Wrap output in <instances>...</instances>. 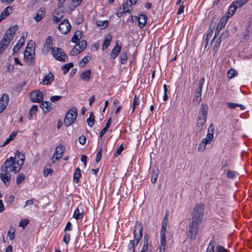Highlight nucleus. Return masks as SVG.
<instances>
[{
    "instance_id": "obj_1",
    "label": "nucleus",
    "mask_w": 252,
    "mask_h": 252,
    "mask_svg": "<svg viewBox=\"0 0 252 252\" xmlns=\"http://www.w3.org/2000/svg\"><path fill=\"white\" fill-rule=\"evenodd\" d=\"M25 160V156L22 155L20 159L18 156V159H17V156L15 158L10 157L7 158L0 168V171L13 172L15 174L18 173L23 165Z\"/></svg>"
},
{
    "instance_id": "obj_2",
    "label": "nucleus",
    "mask_w": 252,
    "mask_h": 252,
    "mask_svg": "<svg viewBox=\"0 0 252 252\" xmlns=\"http://www.w3.org/2000/svg\"><path fill=\"white\" fill-rule=\"evenodd\" d=\"M208 108L206 104L202 103L201 105L196 118L195 129L197 133L201 131L203 129L207 119Z\"/></svg>"
},
{
    "instance_id": "obj_3",
    "label": "nucleus",
    "mask_w": 252,
    "mask_h": 252,
    "mask_svg": "<svg viewBox=\"0 0 252 252\" xmlns=\"http://www.w3.org/2000/svg\"><path fill=\"white\" fill-rule=\"evenodd\" d=\"M18 29V26L15 25L10 27L6 31L3 38L0 42V54L8 47L10 41L15 35L16 31Z\"/></svg>"
},
{
    "instance_id": "obj_4",
    "label": "nucleus",
    "mask_w": 252,
    "mask_h": 252,
    "mask_svg": "<svg viewBox=\"0 0 252 252\" xmlns=\"http://www.w3.org/2000/svg\"><path fill=\"white\" fill-rule=\"evenodd\" d=\"M214 126L212 124L208 129L206 137L202 139L199 143L197 150L199 152H203L206 149L207 144H210L214 140Z\"/></svg>"
},
{
    "instance_id": "obj_5",
    "label": "nucleus",
    "mask_w": 252,
    "mask_h": 252,
    "mask_svg": "<svg viewBox=\"0 0 252 252\" xmlns=\"http://www.w3.org/2000/svg\"><path fill=\"white\" fill-rule=\"evenodd\" d=\"M204 204L202 203H197L193 208L191 215V220L202 222L204 216Z\"/></svg>"
},
{
    "instance_id": "obj_6",
    "label": "nucleus",
    "mask_w": 252,
    "mask_h": 252,
    "mask_svg": "<svg viewBox=\"0 0 252 252\" xmlns=\"http://www.w3.org/2000/svg\"><path fill=\"white\" fill-rule=\"evenodd\" d=\"M202 222L191 220L189 224L188 238L191 240H194L198 234L199 226Z\"/></svg>"
},
{
    "instance_id": "obj_7",
    "label": "nucleus",
    "mask_w": 252,
    "mask_h": 252,
    "mask_svg": "<svg viewBox=\"0 0 252 252\" xmlns=\"http://www.w3.org/2000/svg\"><path fill=\"white\" fill-rule=\"evenodd\" d=\"M77 109L76 107H72L66 114L64 124L66 126H70L76 119L77 117Z\"/></svg>"
},
{
    "instance_id": "obj_8",
    "label": "nucleus",
    "mask_w": 252,
    "mask_h": 252,
    "mask_svg": "<svg viewBox=\"0 0 252 252\" xmlns=\"http://www.w3.org/2000/svg\"><path fill=\"white\" fill-rule=\"evenodd\" d=\"M52 54L54 58L61 62L68 61V57L63 50L60 48L53 47L52 49Z\"/></svg>"
},
{
    "instance_id": "obj_9",
    "label": "nucleus",
    "mask_w": 252,
    "mask_h": 252,
    "mask_svg": "<svg viewBox=\"0 0 252 252\" xmlns=\"http://www.w3.org/2000/svg\"><path fill=\"white\" fill-rule=\"evenodd\" d=\"M143 230V227L142 223L137 221L135 223V229L134 231V236L136 241V245H138L142 237Z\"/></svg>"
},
{
    "instance_id": "obj_10",
    "label": "nucleus",
    "mask_w": 252,
    "mask_h": 252,
    "mask_svg": "<svg viewBox=\"0 0 252 252\" xmlns=\"http://www.w3.org/2000/svg\"><path fill=\"white\" fill-rule=\"evenodd\" d=\"M59 30L62 34H67L70 30L71 25L67 19H64L59 26Z\"/></svg>"
},
{
    "instance_id": "obj_11",
    "label": "nucleus",
    "mask_w": 252,
    "mask_h": 252,
    "mask_svg": "<svg viewBox=\"0 0 252 252\" xmlns=\"http://www.w3.org/2000/svg\"><path fill=\"white\" fill-rule=\"evenodd\" d=\"M227 21V18L222 17L220 19L216 29L214 37L211 41V43H212L215 38L219 35L220 31L225 26Z\"/></svg>"
},
{
    "instance_id": "obj_12",
    "label": "nucleus",
    "mask_w": 252,
    "mask_h": 252,
    "mask_svg": "<svg viewBox=\"0 0 252 252\" xmlns=\"http://www.w3.org/2000/svg\"><path fill=\"white\" fill-rule=\"evenodd\" d=\"M53 44V38L51 36H49L46 39L45 43L42 49V52L44 55L48 54L49 51L50 49L53 48L52 47Z\"/></svg>"
},
{
    "instance_id": "obj_13",
    "label": "nucleus",
    "mask_w": 252,
    "mask_h": 252,
    "mask_svg": "<svg viewBox=\"0 0 252 252\" xmlns=\"http://www.w3.org/2000/svg\"><path fill=\"white\" fill-rule=\"evenodd\" d=\"M31 99L32 102H39L43 99V94L39 90L33 92L30 95Z\"/></svg>"
},
{
    "instance_id": "obj_14",
    "label": "nucleus",
    "mask_w": 252,
    "mask_h": 252,
    "mask_svg": "<svg viewBox=\"0 0 252 252\" xmlns=\"http://www.w3.org/2000/svg\"><path fill=\"white\" fill-rule=\"evenodd\" d=\"M9 102L8 94H4L0 98V113H2L6 107Z\"/></svg>"
},
{
    "instance_id": "obj_15",
    "label": "nucleus",
    "mask_w": 252,
    "mask_h": 252,
    "mask_svg": "<svg viewBox=\"0 0 252 252\" xmlns=\"http://www.w3.org/2000/svg\"><path fill=\"white\" fill-rule=\"evenodd\" d=\"M0 179L3 182L5 186H7L9 184V182L11 179V175L8 171H1L0 173Z\"/></svg>"
},
{
    "instance_id": "obj_16",
    "label": "nucleus",
    "mask_w": 252,
    "mask_h": 252,
    "mask_svg": "<svg viewBox=\"0 0 252 252\" xmlns=\"http://www.w3.org/2000/svg\"><path fill=\"white\" fill-rule=\"evenodd\" d=\"M64 151V147L63 146H62L61 145L58 146L55 150V152L54 154L53 159L54 158V157L55 156V158L56 159H59L61 158L63 156V152Z\"/></svg>"
},
{
    "instance_id": "obj_17",
    "label": "nucleus",
    "mask_w": 252,
    "mask_h": 252,
    "mask_svg": "<svg viewBox=\"0 0 252 252\" xmlns=\"http://www.w3.org/2000/svg\"><path fill=\"white\" fill-rule=\"evenodd\" d=\"M237 8V7H236V6H235L232 2L230 5L228 11L226 13L225 16L223 17L227 18V20H228L229 18L234 15Z\"/></svg>"
},
{
    "instance_id": "obj_18",
    "label": "nucleus",
    "mask_w": 252,
    "mask_h": 252,
    "mask_svg": "<svg viewBox=\"0 0 252 252\" xmlns=\"http://www.w3.org/2000/svg\"><path fill=\"white\" fill-rule=\"evenodd\" d=\"M144 242L143 246L140 252H151L152 246L148 244V238L147 235H145L144 238Z\"/></svg>"
},
{
    "instance_id": "obj_19",
    "label": "nucleus",
    "mask_w": 252,
    "mask_h": 252,
    "mask_svg": "<svg viewBox=\"0 0 252 252\" xmlns=\"http://www.w3.org/2000/svg\"><path fill=\"white\" fill-rule=\"evenodd\" d=\"M91 70L88 69L81 73L80 75V79L85 81H89L91 78Z\"/></svg>"
},
{
    "instance_id": "obj_20",
    "label": "nucleus",
    "mask_w": 252,
    "mask_h": 252,
    "mask_svg": "<svg viewBox=\"0 0 252 252\" xmlns=\"http://www.w3.org/2000/svg\"><path fill=\"white\" fill-rule=\"evenodd\" d=\"M112 38V35L111 33H108L106 35V36L104 38L102 47L103 50H106L108 48V47L110 45Z\"/></svg>"
},
{
    "instance_id": "obj_21",
    "label": "nucleus",
    "mask_w": 252,
    "mask_h": 252,
    "mask_svg": "<svg viewBox=\"0 0 252 252\" xmlns=\"http://www.w3.org/2000/svg\"><path fill=\"white\" fill-rule=\"evenodd\" d=\"M45 15V8L41 7L37 11L34 19L36 22H39L44 17Z\"/></svg>"
},
{
    "instance_id": "obj_22",
    "label": "nucleus",
    "mask_w": 252,
    "mask_h": 252,
    "mask_svg": "<svg viewBox=\"0 0 252 252\" xmlns=\"http://www.w3.org/2000/svg\"><path fill=\"white\" fill-rule=\"evenodd\" d=\"M34 58V54L26 49L24 52V59L28 62L32 63Z\"/></svg>"
},
{
    "instance_id": "obj_23",
    "label": "nucleus",
    "mask_w": 252,
    "mask_h": 252,
    "mask_svg": "<svg viewBox=\"0 0 252 252\" xmlns=\"http://www.w3.org/2000/svg\"><path fill=\"white\" fill-rule=\"evenodd\" d=\"M25 41V37L24 36H22L20 39V40L18 41V43L14 46L13 49V53H16L21 48V47L23 46L24 42Z\"/></svg>"
},
{
    "instance_id": "obj_24",
    "label": "nucleus",
    "mask_w": 252,
    "mask_h": 252,
    "mask_svg": "<svg viewBox=\"0 0 252 252\" xmlns=\"http://www.w3.org/2000/svg\"><path fill=\"white\" fill-rule=\"evenodd\" d=\"M52 104L49 101H43L40 105V107L44 112L47 113L52 109Z\"/></svg>"
},
{
    "instance_id": "obj_25",
    "label": "nucleus",
    "mask_w": 252,
    "mask_h": 252,
    "mask_svg": "<svg viewBox=\"0 0 252 252\" xmlns=\"http://www.w3.org/2000/svg\"><path fill=\"white\" fill-rule=\"evenodd\" d=\"M122 49V46L119 45L117 43L116 44L115 47L112 49L111 53V57L112 59H115L120 53Z\"/></svg>"
},
{
    "instance_id": "obj_26",
    "label": "nucleus",
    "mask_w": 252,
    "mask_h": 252,
    "mask_svg": "<svg viewBox=\"0 0 252 252\" xmlns=\"http://www.w3.org/2000/svg\"><path fill=\"white\" fill-rule=\"evenodd\" d=\"M147 16L145 14H141L138 18V22L139 27L143 28L147 23Z\"/></svg>"
},
{
    "instance_id": "obj_27",
    "label": "nucleus",
    "mask_w": 252,
    "mask_h": 252,
    "mask_svg": "<svg viewBox=\"0 0 252 252\" xmlns=\"http://www.w3.org/2000/svg\"><path fill=\"white\" fill-rule=\"evenodd\" d=\"M12 8L10 6H7L4 8L1 13L0 16V22L6 18L12 12Z\"/></svg>"
},
{
    "instance_id": "obj_28",
    "label": "nucleus",
    "mask_w": 252,
    "mask_h": 252,
    "mask_svg": "<svg viewBox=\"0 0 252 252\" xmlns=\"http://www.w3.org/2000/svg\"><path fill=\"white\" fill-rule=\"evenodd\" d=\"M54 76L53 74L50 72L48 75H45L42 79V83L44 85H48L51 83L54 80Z\"/></svg>"
},
{
    "instance_id": "obj_29",
    "label": "nucleus",
    "mask_w": 252,
    "mask_h": 252,
    "mask_svg": "<svg viewBox=\"0 0 252 252\" xmlns=\"http://www.w3.org/2000/svg\"><path fill=\"white\" fill-rule=\"evenodd\" d=\"M228 34H229V32L228 31H226L221 34V35L219 38V40H220L219 42H216L215 44V52H217V51L218 50V49L219 48V47L220 46V40L221 39H223V40L225 39L228 36Z\"/></svg>"
},
{
    "instance_id": "obj_30",
    "label": "nucleus",
    "mask_w": 252,
    "mask_h": 252,
    "mask_svg": "<svg viewBox=\"0 0 252 252\" xmlns=\"http://www.w3.org/2000/svg\"><path fill=\"white\" fill-rule=\"evenodd\" d=\"M132 5L134 4L131 2V1L126 0V2L123 4V11L130 13L132 10Z\"/></svg>"
},
{
    "instance_id": "obj_31",
    "label": "nucleus",
    "mask_w": 252,
    "mask_h": 252,
    "mask_svg": "<svg viewBox=\"0 0 252 252\" xmlns=\"http://www.w3.org/2000/svg\"><path fill=\"white\" fill-rule=\"evenodd\" d=\"M63 17V12H60L59 11H56L53 15V20L56 23H59Z\"/></svg>"
},
{
    "instance_id": "obj_32",
    "label": "nucleus",
    "mask_w": 252,
    "mask_h": 252,
    "mask_svg": "<svg viewBox=\"0 0 252 252\" xmlns=\"http://www.w3.org/2000/svg\"><path fill=\"white\" fill-rule=\"evenodd\" d=\"M212 240H214L215 242V248L216 252H228L223 246L217 245V242L214 238H213Z\"/></svg>"
},
{
    "instance_id": "obj_33",
    "label": "nucleus",
    "mask_w": 252,
    "mask_h": 252,
    "mask_svg": "<svg viewBox=\"0 0 252 252\" xmlns=\"http://www.w3.org/2000/svg\"><path fill=\"white\" fill-rule=\"evenodd\" d=\"M84 216V213L83 211H80L79 208L78 207L74 211L73 214V218L76 220H80L82 219Z\"/></svg>"
},
{
    "instance_id": "obj_34",
    "label": "nucleus",
    "mask_w": 252,
    "mask_h": 252,
    "mask_svg": "<svg viewBox=\"0 0 252 252\" xmlns=\"http://www.w3.org/2000/svg\"><path fill=\"white\" fill-rule=\"evenodd\" d=\"M82 36V34L80 31H78L76 32L71 39V41L76 43L78 41H79Z\"/></svg>"
},
{
    "instance_id": "obj_35",
    "label": "nucleus",
    "mask_w": 252,
    "mask_h": 252,
    "mask_svg": "<svg viewBox=\"0 0 252 252\" xmlns=\"http://www.w3.org/2000/svg\"><path fill=\"white\" fill-rule=\"evenodd\" d=\"M81 176V170L79 168H76L74 174L73 181L77 183L79 181Z\"/></svg>"
},
{
    "instance_id": "obj_36",
    "label": "nucleus",
    "mask_w": 252,
    "mask_h": 252,
    "mask_svg": "<svg viewBox=\"0 0 252 252\" xmlns=\"http://www.w3.org/2000/svg\"><path fill=\"white\" fill-rule=\"evenodd\" d=\"M87 46V42L85 40H81L78 42L76 47H78L80 52L83 51Z\"/></svg>"
},
{
    "instance_id": "obj_37",
    "label": "nucleus",
    "mask_w": 252,
    "mask_h": 252,
    "mask_svg": "<svg viewBox=\"0 0 252 252\" xmlns=\"http://www.w3.org/2000/svg\"><path fill=\"white\" fill-rule=\"evenodd\" d=\"M136 245V241L130 240L129 243L128 245L127 249L129 252H135V247Z\"/></svg>"
},
{
    "instance_id": "obj_38",
    "label": "nucleus",
    "mask_w": 252,
    "mask_h": 252,
    "mask_svg": "<svg viewBox=\"0 0 252 252\" xmlns=\"http://www.w3.org/2000/svg\"><path fill=\"white\" fill-rule=\"evenodd\" d=\"M37 108H38V106L36 105H34L31 108L30 111H29V119L30 120L32 119V116L34 115H35L36 112H37Z\"/></svg>"
},
{
    "instance_id": "obj_39",
    "label": "nucleus",
    "mask_w": 252,
    "mask_h": 252,
    "mask_svg": "<svg viewBox=\"0 0 252 252\" xmlns=\"http://www.w3.org/2000/svg\"><path fill=\"white\" fill-rule=\"evenodd\" d=\"M166 243V233L160 232V247L165 248Z\"/></svg>"
},
{
    "instance_id": "obj_40",
    "label": "nucleus",
    "mask_w": 252,
    "mask_h": 252,
    "mask_svg": "<svg viewBox=\"0 0 252 252\" xmlns=\"http://www.w3.org/2000/svg\"><path fill=\"white\" fill-rule=\"evenodd\" d=\"M238 175V173L236 171L229 170L227 172L226 176L229 179H233L235 177L237 176Z\"/></svg>"
},
{
    "instance_id": "obj_41",
    "label": "nucleus",
    "mask_w": 252,
    "mask_h": 252,
    "mask_svg": "<svg viewBox=\"0 0 252 252\" xmlns=\"http://www.w3.org/2000/svg\"><path fill=\"white\" fill-rule=\"evenodd\" d=\"M215 242L211 240L208 246L206 252H215Z\"/></svg>"
},
{
    "instance_id": "obj_42",
    "label": "nucleus",
    "mask_w": 252,
    "mask_h": 252,
    "mask_svg": "<svg viewBox=\"0 0 252 252\" xmlns=\"http://www.w3.org/2000/svg\"><path fill=\"white\" fill-rule=\"evenodd\" d=\"M73 64L72 63H66L64 65H63L62 67V69L63 72L64 74L66 73L70 69L71 67H73Z\"/></svg>"
},
{
    "instance_id": "obj_43",
    "label": "nucleus",
    "mask_w": 252,
    "mask_h": 252,
    "mask_svg": "<svg viewBox=\"0 0 252 252\" xmlns=\"http://www.w3.org/2000/svg\"><path fill=\"white\" fill-rule=\"evenodd\" d=\"M15 230L12 226H10L8 231V236L9 237L10 240H13L15 238Z\"/></svg>"
},
{
    "instance_id": "obj_44",
    "label": "nucleus",
    "mask_w": 252,
    "mask_h": 252,
    "mask_svg": "<svg viewBox=\"0 0 252 252\" xmlns=\"http://www.w3.org/2000/svg\"><path fill=\"white\" fill-rule=\"evenodd\" d=\"M248 1V0H236L233 2V3L238 8L244 5Z\"/></svg>"
},
{
    "instance_id": "obj_45",
    "label": "nucleus",
    "mask_w": 252,
    "mask_h": 252,
    "mask_svg": "<svg viewBox=\"0 0 252 252\" xmlns=\"http://www.w3.org/2000/svg\"><path fill=\"white\" fill-rule=\"evenodd\" d=\"M120 58L121 59V62L122 64H124L126 63L128 60V56L126 52H123L121 54Z\"/></svg>"
},
{
    "instance_id": "obj_46",
    "label": "nucleus",
    "mask_w": 252,
    "mask_h": 252,
    "mask_svg": "<svg viewBox=\"0 0 252 252\" xmlns=\"http://www.w3.org/2000/svg\"><path fill=\"white\" fill-rule=\"evenodd\" d=\"M91 58L89 56H85L79 63V65L80 67H84L86 63L91 60Z\"/></svg>"
},
{
    "instance_id": "obj_47",
    "label": "nucleus",
    "mask_w": 252,
    "mask_h": 252,
    "mask_svg": "<svg viewBox=\"0 0 252 252\" xmlns=\"http://www.w3.org/2000/svg\"><path fill=\"white\" fill-rule=\"evenodd\" d=\"M238 74L237 71L234 69H230L227 72V77L229 79L235 77Z\"/></svg>"
},
{
    "instance_id": "obj_48",
    "label": "nucleus",
    "mask_w": 252,
    "mask_h": 252,
    "mask_svg": "<svg viewBox=\"0 0 252 252\" xmlns=\"http://www.w3.org/2000/svg\"><path fill=\"white\" fill-rule=\"evenodd\" d=\"M26 178V176L23 173H20L17 177L16 183L19 185Z\"/></svg>"
},
{
    "instance_id": "obj_49",
    "label": "nucleus",
    "mask_w": 252,
    "mask_h": 252,
    "mask_svg": "<svg viewBox=\"0 0 252 252\" xmlns=\"http://www.w3.org/2000/svg\"><path fill=\"white\" fill-rule=\"evenodd\" d=\"M139 97L137 96V95H135L133 98V107H132V113L134 111V110L136 108V107L139 105Z\"/></svg>"
},
{
    "instance_id": "obj_50",
    "label": "nucleus",
    "mask_w": 252,
    "mask_h": 252,
    "mask_svg": "<svg viewBox=\"0 0 252 252\" xmlns=\"http://www.w3.org/2000/svg\"><path fill=\"white\" fill-rule=\"evenodd\" d=\"M167 224V219L165 218L163 219V220L162 221V226L160 229V232L166 233V227Z\"/></svg>"
},
{
    "instance_id": "obj_51",
    "label": "nucleus",
    "mask_w": 252,
    "mask_h": 252,
    "mask_svg": "<svg viewBox=\"0 0 252 252\" xmlns=\"http://www.w3.org/2000/svg\"><path fill=\"white\" fill-rule=\"evenodd\" d=\"M96 25L98 27H102L103 28L106 27L108 25V20H104V21H97Z\"/></svg>"
},
{
    "instance_id": "obj_52",
    "label": "nucleus",
    "mask_w": 252,
    "mask_h": 252,
    "mask_svg": "<svg viewBox=\"0 0 252 252\" xmlns=\"http://www.w3.org/2000/svg\"><path fill=\"white\" fill-rule=\"evenodd\" d=\"M124 150V147L123 144H121L120 147L117 149L115 153L114 154V157L117 158L121 155L122 152Z\"/></svg>"
},
{
    "instance_id": "obj_53",
    "label": "nucleus",
    "mask_w": 252,
    "mask_h": 252,
    "mask_svg": "<svg viewBox=\"0 0 252 252\" xmlns=\"http://www.w3.org/2000/svg\"><path fill=\"white\" fill-rule=\"evenodd\" d=\"M70 240V234L68 233H65L64 235L63 241L66 244H68Z\"/></svg>"
},
{
    "instance_id": "obj_54",
    "label": "nucleus",
    "mask_w": 252,
    "mask_h": 252,
    "mask_svg": "<svg viewBox=\"0 0 252 252\" xmlns=\"http://www.w3.org/2000/svg\"><path fill=\"white\" fill-rule=\"evenodd\" d=\"M102 149L101 148H100L98 150V152L96 154V159H95L96 162H98L100 160V159L101 158V157H102Z\"/></svg>"
},
{
    "instance_id": "obj_55",
    "label": "nucleus",
    "mask_w": 252,
    "mask_h": 252,
    "mask_svg": "<svg viewBox=\"0 0 252 252\" xmlns=\"http://www.w3.org/2000/svg\"><path fill=\"white\" fill-rule=\"evenodd\" d=\"M163 90H164V95L163 96V99L164 101H166L168 98V95L167 94V86L166 84L163 85Z\"/></svg>"
},
{
    "instance_id": "obj_56",
    "label": "nucleus",
    "mask_w": 252,
    "mask_h": 252,
    "mask_svg": "<svg viewBox=\"0 0 252 252\" xmlns=\"http://www.w3.org/2000/svg\"><path fill=\"white\" fill-rule=\"evenodd\" d=\"M54 171L51 168H45L44 170V176L47 177L49 175H51Z\"/></svg>"
},
{
    "instance_id": "obj_57",
    "label": "nucleus",
    "mask_w": 252,
    "mask_h": 252,
    "mask_svg": "<svg viewBox=\"0 0 252 252\" xmlns=\"http://www.w3.org/2000/svg\"><path fill=\"white\" fill-rule=\"evenodd\" d=\"M29 223V220L28 219L22 220L19 223V226L24 228Z\"/></svg>"
},
{
    "instance_id": "obj_58",
    "label": "nucleus",
    "mask_w": 252,
    "mask_h": 252,
    "mask_svg": "<svg viewBox=\"0 0 252 252\" xmlns=\"http://www.w3.org/2000/svg\"><path fill=\"white\" fill-rule=\"evenodd\" d=\"M80 52L78 50V47H74L70 52V55L71 56H74L76 55L79 53H80Z\"/></svg>"
},
{
    "instance_id": "obj_59",
    "label": "nucleus",
    "mask_w": 252,
    "mask_h": 252,
    "mask_svg": "<svg viewBox=\"0 0 252 252\" xmlns=\"http://www.w3.org/2000/svg\"><path fill=\"white\" fill-rule=\"evenodd\" d=\"M79 142L81 145H85L86 142V137L84 135H81L79 137Z\"/></svg>"
},
{
    "instance_id": "obj_60",
    "label": "nucleus",
    "mask_w": 252,
    "mask_h": 252,
    "mask_svg": "<svg viewBox=\"0 0 252 252\" xmlns=\"http://www.w3.org/2000/svg\"><path fill=\"white\" fill-rule=\"evenodd\" d=\"M87 123L89 126L92 127L94 124V118H89L87 120Z\"/></svg>"
},
{
    "instance_id": "obj_61",
    "label": "nucleus",
    "mask_w": 252,
    "mask_h": 252,
    "mask_svg": "<svg viewBox=\"0 0 252 252\" xmlns=\"http://www.w3.org/2000/svg\"><path fill=\"white\" fill-rule=\"evenodd\" d=\"M226 105L229 108L234 109L238 106V104L227 102Z\"/></svg>"
},
{
    "instance_id": "obj_62",
    "label": "nucleus",
    "mask_w": 252,
    "mask_h": 252,
    "mask_svg": "<svg viewBox=\"0 0 252 252\" xmlns=\"http://www.w3.org/2000/svg\"><path fill=\"white\" fill-rule=\"evenodd\" d=\"M34 201L37 202L36 199L34 198H32V199L27 200L26 202L25 205L24 206V207H26L27 206H30V205H32L33 204Z\"/></svg>"
},
{
    "instance_id": "obj_63",
    "label": "nucleus",
    "mask_w": 252,
    "mask_h": 252,
    "mask_svg": "<svg viewBox=\"0 0 252 252\" xmlns=\"http://www.w3.org/2000/svg\"><path fill=\"white\" fill-rule=\"evenodd\" d=\"M72 229V224L70 221H68L64 228V231H70Z\"/></svg>"
},
{
    "instance_id": "obj_64",
    "label": "nucleus",
    "mask_w": 252,
    "mask_h": 252,
    "mask_svg": "<svg viewBox=\"0 0 252 252\" xmlns=\"http://www.w3.org/2000/svg\"><path fill=\"white\" fill-rule=\"evenodd\" d=\"M61 97H62L61 96H59V95L52 96L50 98V100H51V101H52L53 102H55L59 100L61 98Z\"/></svg>"
}]
</instances>
